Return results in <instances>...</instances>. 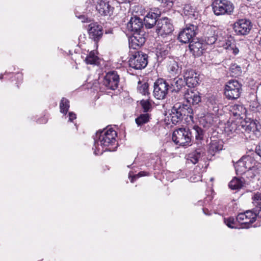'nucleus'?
I'll return each instance as SVG.
<instances>
[{"mask_svg": "<svg viewBox=\"0 0 261 261\" xmlns=\"http://www.w3.org/2000/svg\"><path fill=\"white\" fill-rule=\"evenodd\" d=\"M168 51L167 49L165 48V47L158 48L156 51V56L159 60V58H162L165 55H167Z\"/></svg>", "mask_w": 261, "mask_h": 261, "instance_id": "nucleus-41", "label": "nucleus"}, {"mask_svg": "<svg viewBox=\"0 0 261 261\" xmlns=\"http://www.w3.org/2000/svg\"><path fill=\"white\" fill-rule=\"evenodd\" d=\"M197 25L194 24H189L180 31L178 34V39L182 43H190L191 40L196 34Z\"/></svg>", "mask_w": 261, "mask_h": 261, "instance_id": "nucleus-9", "label": "nucleus"}, {"mask_svg": "<svg viewBox=\"0 0 261 261\" xmlns=\"http://www.w3.org/2000/svg\"><path fill=\"white\" fill-rule=\"evenodd\" d=\"M192 132V137L193 135H195L196 140H202L203 137V131L200 127L195 125L192 129L190 130Z\"/></svg>", "mask_w": 261, "mask_h": 261, "instance_id": "nucleus-30", "label": "nucleus"}, {"mask_svg": "<svg viewBox=\"0 0 261 261\" xmlns=\"http://www.w3.org/2000/svg\"><path fill=\"white\" fill-rule=\"evenodd\" d=\"M237 220L241 224L248 225L256 220V215L252 211H247L244 213H240L237 217Z\"/></svg>", "mask_w": 261, "mask_h": 261, "instance_id": "nucleus-13", "label": "nucleus"}, {"mask_svg": "<svg viewBox=\"0 0 261 261\" xmlns=\"http://www.w3.org/2000/svg\"><path fill=\"white\" fill-rule=\"evenodd\" d=\"M217 39V33L214 28H210L202 38L205 44L212 45Z\"/></svg>", "mask_w": 261, "mask_h": 261, "instance_id": "nucleus-19", "label": "nucleus"}, {"mask_svg": "<svg viewBox=\"0 0 261 261\" xmlns=\"http://www.w3.org/2000/svg\"><path fill=\"white\" fill-rule=\"evenodd\" d=\"M134 67L135 69H142L145 68L146 66H132Z\"/></svg>", "mask_w": 261, "mask_h": 261, "instance_id": "nucleus-49", "label": "nucleus"}, {"mask_svg": "<svg viewBox=\"0 0 261 261\" xmlns=\"http://www.w3.org/2000/svg\"><path fill=\"white\" fill-rule=\"evenodd\" d=\"M191 181H195L194 180V178H193V179H192V177H191Z\"/></svg>", "mask_w": 261, "mask_h": 261, "instance_id": "nucleus-50", "label": "nucleus"}, {"mask_svg": "<svg viewBox=\"0 0 261 261\" xmlns=\"http://www.w3.org/2000/svg\"><path fill=\"white\" fill-rule=\"evenodd\" d=\"M90 38L97 42L102 35V27L96 23H91L88 29Z\"/></svg>", "mask_w": 261, "mask_h": 261, "instance_id": "nucleus-14", "label": "nucleus"}, {"mask_svg": "<svg viewBox=\"0 0 261 261\" xmlns=\"http://www.w3.org/2000/svg\"><path fill=\"white\" fill-rule=\"evenodd\" d=\"M76 118L75 114L73 112L69 113V121L72 122L74 119H75Z\"/></svg>", "mask_w": 261, "mask_h": 261, "instance_id": "nucleus-45", "label": "nucleus"}, {"mask_svg": "<svg viewBox=\"0 0 261 261\" xmlns=\"http://www.w3.org/2000/svg\"><path fill=\"white\" fill-rule=\"evenodd\" d=\"M111 3L112 2L109 0H98L96 5V9L102 15H111L114 10Z\"/></svg>", "mask_w": 261, "mask_h": 261, "instance_id": "nucleus-12", "label": "nucleus"}, {"mask_svg": "<svg viewBox=\"0 0 261 261\" xmlns=\"http://www.w3.org/2000/svg\"><path fill=\"white\" fill-rule=\"evenodd\" d=\"M142 27V20L137 16L132 17L127 24L128 30L134 32V34L141 33Z\"/></svg>", "mask_w": 261, "mask_h": 261, "instance_id": "nucleus-16", "label": "nucleus"}, {"mask_svg": "<svg viewBox=\"0 0 261 261\" xmlns=\"http://www.w3.org/2000/svg\"><path fill=\"white\" fill-rule=\"evenodd\" d=\"M185 98L189 104L197 105L201 101L199 93L194 89H188L184 94Z\"/></svg>", "mask_w": 261, "mask_h": 261, "instance_id": "nucleus-15", "label": "nucleus"}, {"mask_svg": "<svg viewBox=\"0 0 261 261\" xmlns=\"http://www.w3.org/2000/svg\"><path fill=\"white\" fill-rule=\"evenodd\" d=\"M141 33H135L129 40L130 48L137 49L145 42V38L141 35Z\"/></svg>", "mask_w": 261, "mask_h": 261, "instance_id": "nucleus-17", "label": "nucleus"}, {"mask_svg": "<svg viewBox=\"0 0 261 261\" xmlns=\"http://www.w3.org/2000/svg\"><path fill=\"white\" fill-rule=\"evenodd\" d=\"M241 127L247 138L255 140L261 136V125L257 121H245L242 123Z\"/></svg>", "mask_w": 261, "mask_h": 261, "instance_id": "nucleus-3", "label": "nucleus"}, {"mask_svg": "<svg viewBox=\"0 0 261 261\" xmlns=\"http://www.w3.org/2000/svg\"><path fill=\"white\" fill-rule=\"evenodd\" d=\"M117 133L113 128L104 129L97 132L94 138L93 149L95 155L101 154L104 151H113L117 147Z\"/></svg>", "mask_w": 261, "mask_h": 261, "instance_id": "nucleus-1", "label": "nucleus"}, {"mask_svg": "<svg viewBox=\"0 0 261 261\" xmlns=\"http://www.w3.org/2000/svg\"><path fill=\"white\" fill-rule=\"evenodd\" d=\"M137 89L138 91L143 95L149 94L148 84L146 82L142 83L140 81L138 83Z\"/></svg>", "mask_w": 261, "mask_h": 261, "instance_id": "nucleus-31", "label": "nucleus"}, {"mask_svg": "<svg viewBox=\"0 0 261 261\" xmlns=\"http://www.w3.org/2000/svg\"><path fill=\"white\" fill-rule=\"evenodd\" d=\"M241 160L245 166V168H246L247 171L255 168V166L256 164V162L253 158L250 156H247L243 157L241 158Z\"/></svg>", "mask_w": 261, "mask_h": 261, "instance_id": "nucleus-24", "label": "nucleus"}, {"mask_svg": "<svg viewBox=\"0 0 261 261\" xmlns=\"http://www.w3.org/2000/svg\"><path fill=\"white\" fill-rule=\"evenodd\" d=\"M241 66H231L230 68V75L231 76L237 77L242 74Z\"/></svg>", "mask_w": 261, "mask_h": 261, "instance_id": "nucleus-38", "label": "nucleus"}, {"mask_svg": "<svg viewBox=\"0 0 261 261\" xmlns=\"http://www.w3.org/2000/svg\"><path fill=\"white\" fill-rule=\"evenodd\" d=\"M86 63L88 64L98 65L100 64L99 58L95 56L94 53L90 52L85 59Z\"/></svg>", "mask_w": 261, "mask_h": 261, "instance_id": "nucleus-28", "label": "nucleus"}, {"mask_svg": "<svg viewBox=\"0 0 261 261\" xmlns=\"http://www.w3.org/2000/svg\"><path fill=\"white\" fill-rule=\"evenodd\" d=\"M174 30L170 19L167 17L158 19L156 26V32L158 35L165 37L170 36Z\"/></svg>", "mask_w": 261, "mask_h": 261, "instance_id": "nucleus-7", "label": "nucleus"}, {"mask_svg": "<svg viewBox=\"0 0 261 261\" xmlns=\"http://www.w3.org/2000/svg\"><path fill=\"white\" fill-rule=\"evenodd\" d=\"M235 169L237 174H242L247 171L246 168H245V166L241 159L237 163Z\"/></svg>", "mask_w": 261, "mask_h": 261, "instance_id": "nucleus-37", "label": "nucleus"}, {"mask_svg": "<svg viewBox=\"0 0 261 261\" xmlns=\"http://www.w3.org/2000/svg\"><path fill=\"white\" fill-rule=\"evenodd\" d=\"M158 1L162 3L166 4L167 5H169V6H170V4L172 3L171 0H158Z\"/></svg>", "mask_w": 261, "mask_h": 261, "instance_id": "nucleus-47", "label": "nucleus"}, {"mask_svg": "<svg viewBox=\"0 0 261 261\" xmlns=\"http://www.w3.org/2000/svg\"><path fill=\"white\" fill-rule=\"evenodd\" d=\"M243 186V181L239 178L234 177L229 182V187L232 190L239 189Z\"/></svg>", "mask_w": 261, "mask_h": 261, "instance_id": "nucleus-32", "label": "nucleus"}, {"mask_svg": "<svg viewBox=\"0 0 261 261\" xmlns=\"http://www.w3.org/2000/svg\"><path fill=\"white\" fill-rule=\"evenodd\" d=\"M61 112L66 114L69 108V101L68 99L63 98L60 105Z\"/></svg>", "mask_w": 261, "mask_h": 261, "instance_id": "nucleus-36", "label": "nucleus"}, {"mask_svg": "<svg viewBox=\"0 0 261 261\" xmlns=\"http://www.w3.org/2000/svg\"><path fill=\"white\" fill-rule=\"evenodd\" d=\"M158 14L154 12H150L144 18V24L146 28H152L156 25L158 19H156Z\"/></svg>", "mask_w": 261, "mask_h": 261, "instance_id": "nucleus-20", "label": "nucleus"}, {"mask_svg": "<svg viewBox=\"0 0 261 261\" xmlns=\"http://www.w3.org/2000/svg\"><path fill=\"white\" fill-rule=\"evenodd\" d=\"M147 58L148 56L146 54L138 53V55L135 56V61H136L137 63L134 62V64L135 65H147Z\"/></svg>", "mask_w": 261, "mask_h": 261, "instance_id": "nucleus-26", "label": "nucleus"}, {"mask_svg": "<svg viewBox=\"0 0 261 261\" xmlns=\"http://www.w3.org/2000/svg\"><path fill=\"white\" fill-rule=\"evenodd\" d=\"M242 92V85L236 80L227 82L225 86L224 94L229 99L238 98Z\"/></svg>", "mask_w": 261, "mask_h": 261, "instance_id": "nucleus-6", "label": "nucleus"}, {"mask_svg": "<svg viewBox=\"0 0 261 261\" xmlns=\"http://www.w3.org/2000/svg\"><path fill=\"white\" fill-rule=\"evenodd\" d=\"M225 48L228 50V51L229 53H232L234 55L238 54L239 50V49L236 47L234 44L232 43L230 40H228L225 45H223Z\"/></svg>", "mask_w": 261, "mask_h": 261, "instance_id": "nucleus-33", "label": "nucleus"}, {"mask_svg": "<svg viewBox=\"0 0 261 261\" xmlns=\"http://www.w3.org/2000/svg\"><path fill=\"white\" fill-rule=\"evenodd\" d=\"M251 29V22L247 19H240L233 24V29L238 35H246L249 32Z\"/></svg>", "mask_w": 261, "mask_h": 261, "instance_id": "nucleus-11", "label": "nucleus"}, {"mask_svg": "<svg viewBox=\"0 0 261 261\" xmlns=\"http://www.w3.org/2000/svg\"><path fill=\"white\" fill-rule=\"evenodd\" d=\"M204 151L201 148L196 149L195 151L188 154V161L193 164H196L203 155Z\"/></svg>", "mask_w": 261, "mask_h": 261, "instance_id": "nucleus-21", "label": "nucleus"}, {"mask_svg": "<svg viewBox=\"0 0 261 261\" xmlns=\"http://www.w3.org/2000/svg\"><path fill=\"white\" fill-rule=\"evenodd\" d=\"M189 48L194 56H199L203 54L205 46L199 41L192 40L189 44Z\"/></svg>", "mask_w": 261, "mask_h": 261, "instance_id": "nucleus-18", "label": "nucleus"}, {"mask_svg": "<svg viewBox=\"0 0 261 261\" xmlns=\"http://www.w3.org/2000/svg\"><path fill=\"white\" fill-rule=\"evenodd\" d=\"M143 172H139L137 175H135L134 176V177H133L131 179V182H134V179H135L136 177L137 176V177H139V176H142L143 175H144V174H143Z\"/></svg>", "mask_w": 261, "mask_h": 261, "instance_id": "nucleus-48", "label": "nucleus"}, {"mask_svg": "<svg viewBox=\"0 0 261 261\" xmlns=\"http://www.w3.org/2000/svg\"><path fill=\"white\" fill-rule=\"evenodd\" d=\"M119 82V75L114 71L108 72L103 81V85L111 90H115L118 87Z\"/></svg>", "mask_w": 261, "mask_h": 261, "instance_id": "nucleus-10", "label": "nucleus"}, {"mask_svg": "<svg viewBox=\"0 0 261 261\" xmlns=\"http://www.w3.org/2000/svg\"><path fill=\"white\" fill-rule=\"evenodd\" d=\"M222 148L223 145L221 142L217 140H213L209 145L208 152L214 155L216 152L221 150Z\"/></svg>", "mask_w": 261, "mask_h": 261, "instance_id": "nucleus-23", "label": "nucleus"}, {"mask_svg": "<svg viewBox=\"0 0 261 261\" xmlns=\"http://www.w3.org/2000/svg\"><path fill=\"white\" fill-rule=\"evenodd\" d=\"M185 80H186V83L187 86L191 88L197 86L199 81L198 76H194L193 77H190Z\"/></svg>", "mask_w": 261, "mask_h": 261, "instance_id": "nucleus-35", "label": "nucleus"}, {"mask_svg": "<svg viewBox=\"0 0 261 261\" xmlns=\"http://www.w3.org/2000/svg\"><path fill=\"white\" fill-rule=\"evenodd\" d=\"M169 85L166 81L162 79H158L154 84L153 95L158 99H163L166 96Z\"/></svg>", "mask_w": 261, "mask_h": 261, "instance_id": "nucleus-8", "label": "nucleus"}, {"mask_svg": "<svg viewBox=\"0 0 261 261\" xmlns=\"http://www.w3.org/2000/svg\"><path fill=\"white\" fill-rule=\"evenodd\" d=\"M254 214L256 215V218L257 217L261 218V207H259L257 208L255 212H253Z\"/></svg>", "mask_w": 261, "mask_h": 261, "instance_id": "nucleus-46", "label": "nucleus"}, {"mask_svg": "<svg viewBox=\"0 0 261 261\" xmlns=\"http://www.w3.org/2000/svg\"><path fill=\"white\" fill-rule=\"evenodd\" d=\"M150 117L148 113L142 114L135 119V121L138 126H141L147 123L149 121Z\"/></svg>", "mask_w": 261, "mask_h": 261, "instance_id": "nucleus-29", "label": "nucleus"}, {"mask_svg": "<svg viewBox=\"0 0 261 261\" xmlns=\"http://www.w3.org/2000/svg\"><path fill=\"white\" fill-rule=\"evenodd\" d=\"M194 76H198V74L192 69H188L184 73L185 79L193 77Z\"/></svg>", "mask_w": 261, "mask_h": 261, "instance_id": "nucleus-42", "label": "nucleus"}, {"mask_svg": "<svg viewBox=\"0 0 261 261\" xmlns=\"http://www.w3.org/2000/svg\"><path fill=\"white\" fill-rule=\"evenodd\" d=\"M230 111L235 116H241L246 112L245 108L241 105H234L230 107Z\"/></svg>", "mask_w": 261, "mask_h": 261, "instance_id": "nucleus-27", "label": "nucleus"}, {"mask_svg": "<svg viewBox=\"0 0 261 261\" xmlns=\"http://www.w3.org/2000/svg\"><path fill=\"white\" fill-rule=\"evenodd\" d=\"M184 81L181 78H174L170 83V88L172 91L179 92L184 85Z\"/></svg>", "mask_w": 261, "mask_h": 261, "instance_id": "nucleus-25", "label": "nucleus"}, {"mask_svg": "<svg viewBox=\"0 0 261 261\" xmlns=\"http://www.w3.org/2000/svg\"><path fill=\"white\" fill-rule=\"evenodd\" d=\"M192 139V132L189 128L182 127L175 130L172 134V140L180 146L189 145Z\"/></svg>", "mask_w": 261, "mask_h": 261, "instance_id": "nucleus-5", "label": "nucleus"}, {"mask_svg": "<svg viewBox=\"0 0 261 261\" xmlns=\"http://www.w3.org/2000/svg\"><path fill=\"white\" fill-rule=\"evenodd\" d=\"M140 105L143 109L144 112L147 113V112H149L151 109V104L149 100V99L146 100H142L140 101Z\"/></svg>", "mask_w": 261, "mask_h": 261, "instance_id": "nucleus-39", "label": "nucleus"}, {"mask_svg": "<svg viewBox=\"0 0 261 261\" xmlns=\"http://www.w3.org/2000/svg\"><path fill=\"white\" fill-rule=\"evenodd\" d=\"M252 199L254 203L261 205V193L258 192L255 193L252 197Z\"/></svg>", "mask_w": 261, "mask_h": 261, "instance_id": "nucleus-40", "label": "nucleus"}, {"mask_svg": "<svg viewBox=\"0 0 261 261\" xmlns=\"http://www.w3.org/2000/svg\"><path fill=\"white\" fill-rule=\"evenodd\" d=\"M212 7L214 14L217 16L231 15L234 10L233 4L228 0H215Z\"/></svg>", "mask_w": 261, "mask_h": 261, "instance_id": "nucleus-4", "label": "nucleus"}, {"mask_svg": "<svg viewBox=\"0 0 261 261\" xmlns=\"http://www.w3.org/2000/svg\"><path fill=\"white\" fill-rule=\"evenodd\" d=\"M170 77L178 76L181 72V66H169L168 69Z\"/></svg>", "mask_w": 261, "mask_h": 261, "instance_id": "nucleus-34", "label": "nucleus"}, {"mask_svg": "<svg viewBox=\"0 0 261 261\" xmlns=\"http://www.w3.org/2000/svg\"><path fill=\"white\" fill-rule=\"evenodd\" d=\"M255 150L256 154L261 157V142L256 146Z\"/></svg>", "mask_w": 261, "mask_h": 261, "instance_id": "nucleus-44", "label": "nucleus"}, {"mask_svg": "<svg viewBox=\"0 0 261 261\" xmlns=\"http://www.w3.org/2000/svg\"><path fill=\"white\" fill-rule=\"evenodd\" d=\"M192 113L193 110L190 106L177 103L174 105L167 117L173 124H176L182 120L184 116L192 117Z\"/></svg>", "mask_w": 261, "mask_h": 261, "instance_id": "nucleus-2", "label": "nucleus"}, {"mask_svg": "<svg viewBox=\"0 0 261 261\" xmlns=\"http://www.w3.org/2000/svg\"><path fill=\"white\" fill-rule=\"evenodd\" d=\"M224 222L229 228H233V226L232 225L234 223V219L233 218L230 217L228 219H225L224 220Z\"/></svg>", "mask_w": 261, "mask_h": 261, "instance_id": "nucleus-43", "label": "nucleus"}, {"mask_svg": "<svg viewBox=\"0 0 261 261\" xmlns=\"http://www.w3.org/2000/svg\"><path fill=\"white\" fill-rule=\"evenodd\" d=\"M182 13L184 15L192 19H196L198 16V13L195 11L192 6L188 4L185 5Z\"/></svg>", "mask_w": 261, "mask_h": 261, "instance_id": "nucleus-22", "label": "nucleus"}]
</instances>
